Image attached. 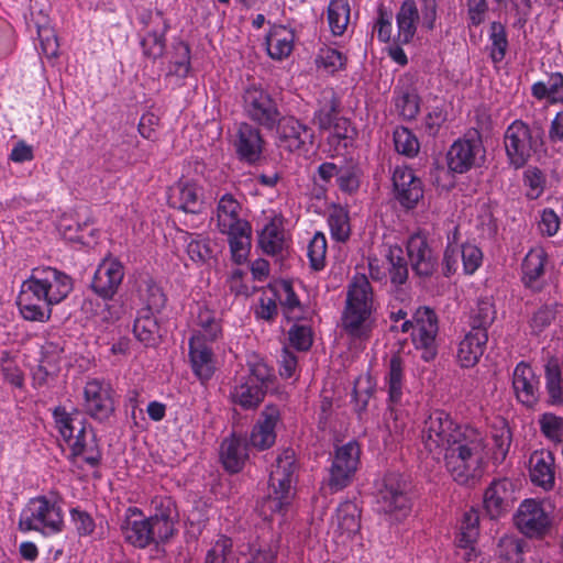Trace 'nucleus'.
<instances>
[{"label": "nucleus", "mask_w": 563, "mask_h": 563, "mask_svg": "<svg viewBox=\"0 0 563 563\" xmlns=\"http://www.w3.org/2000/svg\"><path fill=\"white\" fill-rule=\"evenodd\" d=\"M470 430L474 429L456 424L444 410H434L423 422L421 439L424 448L429 452H433L437 449L459 444L462 438L468 437Z\"/></svg>", "instance_id": "7"}, {"label": "nucleus", "mask_w": 563, "mask_h": 563, "mask_svg": "<svg viewBox=\"0 0 563 563\" xmlns=\"http://www.w3.org/2000/svg\"><path fill=\"white\" fill-rule=\"evenodd\" d=\"M349 0H330L328 5V22L334 35H342L350 21Z\"/></svg>", "instance_id": "46"}, {"label": "nucleus", "mask_w": 563, "mask_h": 563, "mask_svg": "<svg viewBox=\"0 0 563 563\" xmlns=\"http://www.w3.org/2000/svg\"><path fill=\"white\" fill-rule=\"evenodd\" d=\"M394 103L399 115L405 120H413L420 110V97L411 86L395 87Z\"/></svg>", "instance_id": "37"}, {"label": "nucleus", "mask_w": 563, "mask_h": 563, "mask_svg": "<svg viewBox=\"0 0 563 563\" xmlns=\"http://www.w3.org/2000/svg\"><path fill=\"white\" fill-rule=\"evenodd\" d=\"M445 157L448 169L453 174H466L473 168L482 167L486 161L482 135L474 131L455 140Z\"/></svg>", "instance_id": "8"}, {"label": "nucleus", "mask_w": 563, "mask_h": 563, "mask_svg": "<svg viewBox=\"0 0 563 563\" xmlns=\"http://www.w3.org/2000/svg\"><path fill=\"white\" fill-rule=\"evenodd\" d=\"M19 296H22L24 307L32 308L33 312L44 313L41 309H36L35 306L31 305L32 300L42 299L43 301H49L47 288L45 287L38 268H34L32 275L22 283Z\"/></svg>", "instance_id": "38"}, {"label": "nucleus", "mask_w": 563, "mask_h": 563, "mask_svg": "<svg viewBox=\"0 0 563 563\" xmlns=\"http://www.w3.org/2000/svg\"><path fill=\"white\" fill-rule=\"evenodd\" d=\"M530 477L532 483L544 488L551 489L554 485V456L551 452L534 453L530 460Z\"/></svg>", "instance_id": "34"}, {"label": "nucleus", "mask_w": 563, "mask_h": 563, "mask_svg": "<svg viewBox=\"0 0 563 563\" xmlns=\"http://www.w3.org/2000/svg\"><path fill=\"white\" fill-rule=\"evenodd\" d=\"M288 340L297 351L310 350L313 339L311 328L302 324H294L288 331Z\"/></svg>", "instance_id": "62"}, {"label": "nucleus", "mask_w": 563, "mask_h": 563, "mask_svg": "<svg viewBox=\"0 0 563 563\" xmlns=\"http://www.w3.org/2000/svg\"><path fill=\"white\" fill-rule=\"evenodd\" d=\"M496 308L493 298L484 297L478 299L476 307L470 316L471 331L486 332L496 319Z\"/></svg>", "instance_id": "39"}, {"label": "nucleus", "mask_w": 563, "mask_h": 563, "mask_svg": "<svg viewBox=\"0 0 563 563\" xmlns=\"http://www.w3.org/2000/svg\"><path fill=\"white\" fill-rule=\"evenodd\" d=\"M242 205L232 194H224L220 197L217 206V227L224 234L238 230L241 235L249 230L251 224L247 220L241 219Z\"/></svg>", "instance_id": "22"}, {"label": "nucleus", "mask_w": 563, "mask_h": 563, "mask_svg": "<svg viewBox=\"0 0 563 563\" xmlns=\"http://www.w3.org/2000/svg\"><path fill=\"white\" fill-rule=\"evenodd\" d=\"M189 358L196 376L200 380H208L214 372L212 350L201 336H191L189 341Z\"/></svg>", "instance_id": "29"}, {"label": "nucleus", "mask_w": 563, "mask_h": 563, "mask_svg": "<svg viewBox=\"0 0 563 563\" xmlns=\"http://www.w3.org/2000/svg\"><path fill=\"white\" fill-rule=\"evenodd\" d=\"M331 134L328 137L329 144L347 148L353 145L356 131L351 125V120L343 117L331 125Z\"/></svg>", "instance_id": "53"}, {"label": "nucleus", "mask_w": 563, "mask_h": 563, "mask_svg": "<svg viewBox=\"0 0 563 563\" xmlns=\"http://www.w3.org/2000/svg\"><path fill=\"white\" fill-rule=\"evenodd\" d=\"M129 515L121 525L124 540L135 548H146L154 543L153 530H151V520L143 517L137 508H129Z\"/></svg>", "instance_id": "24"}, {"label": "nucleus", "mask_w": 563, "mask_h": 563, "mask_svg": "<svg viewBox=\"0 0 563 563\" xmlns=\"http://www.w3.org/2000/svg\"><path fill=\"white\" fill-rule=\"evenodd\" d=\"M328 223L331 231V236L338 242H346L351 235L349 211L341 206H333L329 217Z\"/></svg>", "instance_id": "48"}, {"label": "nucleus", "mask_w": 563, "mask_h": 563, "mask_svg": "<svg viewBox=\"0 0 563 563\" xmlns=\"http://www.w3.org/2000/svg\"><path fill=\"white\" fill-rule=\"evenodd\" d=\"M464 273L472 275L477 271L483 261V253L474 244H463L461 250Z\"/></svg>", "instance_id": "64"}, {"label": "nucleus", "mask_w": 563, "mask_h": 563, "mask_svg": "<svg viewBox=\"0 0 563 563\" xmlns=\"http://www.w3.org/2000/svg\"><path fill=\"white\" fill-rule=\"evenodd\" d=\"M63 525L60 507L46 496L31 498L19 519L21 531H40L45 536L60 532Z\"/></svg>", "instance_id": "5"}, {"label": "nucleus", "mask_w": 563, "mask_h": 563, "mask_svg": "<svg viewBox=\"0 0 563 563\" xmlns=\"http://www.w3.org/2000/svg\"><path fill=\"white\" fill-rule=\"evenodd\" d=\"M86 412L100 422L106 421L114 412V400L111 389L99 380H90L84 389Z\"/></svg>", "instance_id": "18"}, {"label": "nucleus", "mask_w": 563, "mask_h": 563, "mask_svg": "<svg viewBox=\"0 0 563 563\" xmlns=\"http://www.w3.org/2000/svg\"><path fill=\"white\" fill-rule=\"evenodd\" d=\"M516 501L515 485L508 478L494 479L484 494V510L490 519L508 512Z\"/></svg>", "instance_id": "15"}, {"label": "nucleus", "mask_w": 563, "mask_h": 563, "mask_svg": "<svg viewBox=\"0 0 563 563\" xmlns=\"http://www.w3.org/2000/svg\"><path fill=\"white\" fill-rule=\"evenodd\" d=\"M532 96L538 99H547L551 103L563 101V75L553 73L547 81H538L531 87Z\"/></svg>", "instance_id": "42"}, {"label": "nucleus", "mask_w": 563, "mask_h": 563, "mask_svg": "<svg viewBox=\"0 0 563 563\" xmlns=\"http://www.w3.org/2000/svg\"><path fill=\"white\" fill-rule=\"evenodd\" d=\"M504 144L510 165L521 168L532 154L544 151V131L539 124L516 120L506 129Z\"/></svg>", "instance_id": "3"}, {"label": "nucleus", "mask_w": 563, "mask_h": 563, "mask_svg": "<svg viewBox=\"0 0 563 563\" xmlns=\"http://www.w3.org/2000/svg\"><path fill=\"white\" fill-rule=\"evenodd\" d=\"M437 329H415L411 333L412 343L416 349L422 350L421 358L426 362L432 361L437 355Z\"/></svg>", "instance_id": "50"}, {"label": "nucleus", "mask_w": 563, "mask_h": 563, "mask_svg": "<svg viewBox=\"0 0 563 563\" xmlns=\"http://www.w3.org/2000/svg\"><path fill=\"white\" fill-rule=\"evenodd\" d=\"M54 413L63 437L68 442L73 440L70 443L71 455H81L86 448V427L84 421L78 417H70L65 411L59 415L58 409Z\"/></svg>", "instance_id": "27"}, {"label": "nucleus", "mask_w": 563, "mask_h": 563, "mask_svg": "<svg viewBox=\"0 0 563 563\" xmlns=\"http://www.w3.org/2000/svg\"><path fill=\"white\" fill-rule=\"evenodd\" d=\"M488 333L470 331L459 344L457 360L462 367H474L484 354Z\"/></svg>", "instance_id": "30"}, {"label": "nucleus", "mask_w": 563, "mask_h": 563, "mask_svg": "<svg viewBox=\"0 0 563 563\" xmlns=\"http://www.w3.org/2000/svg\"><path fill=\"white\" fill-rule=\"evenodd\" d=\"M123 277V265L115 258H104L98 265L90 286L99 297L110 300L117 294Z\"/></svg>", "instance_id": "17"}, {"label": "nucleus", "mask_w": 563, "mask_h": 563, "mask_svg": "<svg viewBox=\"0 0 563 563\" xmlns=\"http://www.w3.org/2000/svg\"><path fill=\"white\" fill-rule=\"evenodd\" d=\"M175 515L176 501L172 497L155 501V514L148 518L151 520V530H153L154 543H165L173 537Z\"/></svg>", "instance_id": "25"}, {"label": "nucleus", "mask_w": 563, "mask_h": 563, "mask_svg": "<svg viewBox=\"0 0 563 563\" xmlns=\"http://www.w3.org/2000/svg\"><path fill=\"white\" fill-rule=\"evenodd\" d=\"M341 111V97L334 88L327 87L322 89L317 97L312 123L322 132L330 131L331 125L343 118Z\"/></svg>", "instance_id": "21"}, {"label": "nucleus", "mask_w": 563, "mask_h": 563, "mask_svg": "<svg viewBox=\"0 0 563 563\" xmlns=\"http://www.w3.org/2000/svg\"><path fill=\"white\" fill-rule=\"evenodd\" d=\"M280 146L290 152L308 150L314 143V131L294 115H283L274 130Z\"/></svg>", "instance_id": "12"}, {"label": "nucleus", "mask_w": 563, "mask_h": 563, "mask_svg": "<svg viewBox=\"0 0 563 563\" xmlns=\"http://www.w3.org/2000/svg\"><path fill=\"white\" fill-rule=\"evenodd\" d=\"M514 521L518 530L528 538L541 537L550 527V518L542 503L536 499L523 500Z\"/></svg>", "instance_id": "14"}, {"label": "nucleus", "mask_w": 563, "mask_h": 563, "mask_svg": "<svg viewBox=\"0 0 563 563\" xmlns=\"http://www.w3.org/2000/svg\"><path fill=\"white\" fill-rule=\"evenodd\" d=\"M468 437L459 444L445 448L444 465L453 481L459 485L474 486L482 476V438L476 430H470Z\"/></svg>", "instance_id": "1"}, {"label": "nucleus", "mask_w": 563, "mask_h": 563, "mask_svg": "<svg viewBox=\"0 0 563 563\" xmlns=\"http://www.w3.org/2000/svg\"><path fill=\"white\" fill-rule=\"evenodd\" d=\"M280 412L277 406L267 405L261 412L257 423L254 426L249 445L257 450H266L274 445L276 441L275 427L279 420Z\"/></svg>", "instance_id": "23"}, {"label": "nucleus", "mask_w": 563, "mask_h": 563, "mask_svg": "<svg viewBox=\"0 0 563 563\" xmlns=\"http://www.w3.org/2000/svg\"><path fill=\"white\" fill-rule=\"evenodd\" d=\"M544 376L547 390L551 405H560L563 402L562 397V372L561 366L555 357H551L544 367Z\"/></svg>", "instance_id": "44"}, {"label": "nucleus", "mask_w": 563, "mask_h": 563, "mask_svg": "<svg viewBox=\"0 0 563 563\" xmlns=\"http://www.w3.org/2000/svg\"><path fill=\"white\" fill-rule=\"evenodd\" d=\"M548 254L543 249L530 250L522 260L520 282L532 294L541 292L545 286L544 280Z\"/></svg>", "instance_id": "20"}, {"label": "nucleus", "mask_w": 563, "mask_h": 563, "mask_svg": "<svg viewBox=\"0 0 563 563\" xmlns=\"http://www.w3.org/2000/svg\"><path fill=\"white\" fill-rule=\"evenodd\" d=\"M541 432L552 441H561L563 433V418L554 413H543L539 420Z\"/></svg>", "instance_id": "63"}, {"label": "nucleus", "mask_w": 563, "mask_h": 563, "mask_svg": "<svg viewBox=\"0 0 563 563\" xmlns=\"http://www.w3.org/2000/svg\"><path fill=\"white\" fill-rule=\"evenodd\" d=\"M373 289L365 275H356L347 287L342 316L343 329L354 338H367L371 332L366 323L373 312Z\"/></svg>", "instance_id": "2"}, {"label": "nucleus", "mask_w": 563, "mask_h": 563, "mask_svg": "<svg viewBox=\"0 0 563 563\" xmlns=\"http://www.w3.org/2000/svg\"><path fill=\"white\" fill-rule=\"evenodd\" d=\"M419 20L417 2L415 0H405L396 14L398 44H409L413 40L417 25L420 23Z\"/></svg>", "instance_id": "32"}, {"label": "nucleus", "mask_w": 563, "mask_h": 563, "mask_svg": "<svg viewBox=\"0 0 563 563\" xmlns=\"http://www.w3.org/2000/svg\"><path fill=\"white\" fill-rule=\"evenodd\" d=\"M295 33L285 25H273L265 37L268 55L282 60L290 55L294 48Z\"/></svg>", "instance_id": "33"}, {"label": "nucleus", "mask_w": 563, "mask_h": 563, "mask_svg": "<svg viewBox=\"0 0 563 563\" xmlns=\"http://www.w3.org/2000/svg\"><path fill=\"white\" fill-rule=\"evenodd\" d=\"M406 249L415 274L424 278L432 276L438 267V257L433 254L427 239L419 233L412 234L407 241Z\"/></svg>", "instance_id": "19"}, {"label": "nucleus", "mask_w": 563, "mask_h": 563, "mask_svg": "<svg viewBox=\"0 0 563 563\" xmlns=\"http://www.w3.org/2000/svg\"><path fill=\"white\" fill-rule=\"evenodd\" d=\"M360 455L361 448L355 440L335 448L328 479L331 490H341L352 483L360 465Z\"/></svg>", "instance_id": "11"}, {"label": "nucleus", "mask_w": 563, "mask_h": 563, "mask_svg": "<svg viewBox=\"0 0 563 563\" xmlns=\"http://www.w3.org/2000/svg\"><path fill=\"white\" fill-rule=\"evenodd\" d=\"M158 327L154 314L140 310L133 325L135 338L145 344V346H154L158 339Z\"/></svg>", "instance_id": "43"}, {"label": "nucleus", "mask_w": 563, "mask_h": 563, "mask_svg": "<svg viewBox=\"0 0 563 563\" xmlns=\"http://www.w3.org/2000/svg\"><path fill=\"white\" fill-rule=\"evenodd\" d=\"M295 452L285 449L275 461L268 479L265 506L273 512H283L294 497L292 482L296 471Z\"/></svg>", "instance_id": "4"}, {"label": "nucleus", "mask_w": 563, "mask_h": 563, "mask_svg": "<svg viewBox=\"0 0 563 563\" xmlns=\"http://www.w3.org/2000/svg\"><path fill=\"white\" fill-rule=\"evenodd\" d=\"M361 169L355 164L339 166L336 185L341 191L354 194L361 185Z\"/></svg>", "instance_id": "55"}, {"label": "nucleus", "mask_w": 563, "mask_h": 563, "mask_svg": "<svg viewBox=\"0 0 563 563\" xmlns=\"http://www.w3.org/2000/svg\"><path fill=\"white\" fill-rule=\"evenodd\" d=\"M274 380L275 376L266 364L251 365L249 375L241 377L231 390L232 402L243 410H255Z\"/></svg>", "instance_id": "6"}, {"label": "nucleus", "mask_w": 563, "mask_h": 563, "mask_svg": "<svg viewBox=\"0 0 563 563\" xmlns=\"http://www.w3.org/2000/svg\"><path fill=\"white\" fill-rule=\"evenodd\" d=\"M247 439L242 434L233 433L225 438L220 445V461L224 470L231 474L242 471L249 459Z\"/></svg>", "instance_id": "26"}, {"label": "nucleus", "mask_w": 563, "mask_h": 563, "mask_svg": "<svg viewBox=\"0 0 563 563\" xmlns=\"http://www.w3.org/2000/svg\"><path fill=\"white\" fill-rule=\"evenodd\" d=\"M37 268L47 288L49 303L54 306L67 298L74 287L71 277L51 266Z\"/></svg>", "instance_id": "28"}, {"label": "nucleus", "mask_w": 563, "mask_h": 563, "mask_svg": "<svg viewBox=\"0 0 563 563\" xmlns=\"http://www.w3.org/2000/svg\"><path fill=\"white\" fill-rule=\"evenodd\" d=\"M327 239L323 233L317 232L308 245V257L313 271H321L325 265Z\"/></svg>", "instance_id": "59"}, {"label": "nucleus", "mask_w": 563, "mask_h": 563, "mask_svg": "<svg viewBox=\"0 0 563 563\" xmlns=\"http://www.w3.org/2000/svg\"><path fill=\"white\" fill-rule=\"evenodd\" d=\"M489 40L492 42L489 56L494 64L500 63L508 48L507 32L503 23L494 21L489 27Z\"/></svg>", "instance_id": "49"}, {"label": "nucleus", "mask_w": 563, "mask_h": 563, "mask_svg": "<svg viewBox=\"0 0 563 563\" xmlns=\"http://www.w3.org/2000/svg\"><path fill=\"white\" fill-rule=\"evenodd\" d=\"M393 196L399 205L407 209H413L423 198L422 180L408 166H397L393 173Z\"/></svg>", "instance_id": "13"}, {"label": "nucleus", "mask_w": 563, "mask_h": 563, "mask_svg": "<svg viewBox=\"0 0 563 563\" xmlns=\"http://www.w3.org/2000/svg\"><path fill=\"white\" fill-rule=\"evenodd\" d=\"M339 528L349 536L355 534L361 529V510L353 501L342 503L336 510Z\"/></svg>", "instance_id": "47"}, {"label": "nucleus", "mask_w": 563, "mask_h": 563, "mask_svg": "<svg viewBox=\"0 0 563 563\" xmlns=\"http://www.w3.org/2000/svg\"><path fill=\"white\" fill-rule=\"evenodd\" d=\"M275 296L278 298L284 308V314L289 320V313L301 306L298 296L296 295L292 283L283 279L274 286Z\"/></svg>", "instance_id": "56"}, {"label": "nucleus", "mask_w": 563, "mask_h": 563, "mask_svg": "<svg viewBox=\"0 0 563 563\" xmlns=\"http://www.w3.org/2000/svg\"><path fill=\"white\" fill-rule=\"evenodd\" d=\"M63 350L52 342L42 347L40 364L33 372V380L38 386L47 384L48 377L57 371L59 354Z\"/></svg>", "instance_id": "36"}, {"label": "nucleus", "mask_w": 563, "mask_h": 563, "mask_svg": "<svg viewBox=\"0 0 563 563\" xmlns=\"http://www.w3.org/2000/svg\"><path fill=\"white\" fill-rule=\"evenodd\" d=\"M410 489V482L405 475L386 474L378 490L377 503L380 510L393 516L396 521L406 518L411 509Z\"/></svg>", "instance_id": "9"}, {"label": "nucleus", "mask_w": 563, "mask_h": 563, "mask_svg": "<svg viewBox=\"0 0 563 563\" xmlns=\"http://www.w3.org/2000/svg\"><path fill=\"white\" fill-rule=\"evenodd\" d=\"M141 296L145 303V308L142 310L146 311V313L155 314L165 307L166 297L162 288L154 283L147 284L145 291Z\"/></svg>", "instance_id": "61"}, {"label": "nucleus", "mask_w": 563, "mask_h": 563, "mask_svg": "<svg viewBox=\"0 0 563 563\" xmlns=\"http://www.w3.org/2000/svg\"><path fill=\"white\" fill-rule=\"evenodd\" d=\"M35 27L37 31V37L42 53L47 58L57 57L58 42L54 29L47 25L45 22L42 23L41 21L35 22Z\"/></svg>", "instance_id": "57"}, {"label": "nucleus", "mask_w": 563, "mask_h": 563, "mask_svg": "<svg viewBox=\"0 0 563 563\" xmlns=\"http://www.w3.org/2000/svg\"><path fill=\"white\" fill-rule=\"evenodd\" d=\"M395 150L407 157H413L418 154L420 144L416 135L405 126H398L394 131Z\"/></svg>", "instance_id": "54"}, {"label": "nucleus", "mask_w": 563, "mask_h": 563, "mask_svg": "<svg viewBox=\"0 0 563 563\" xmlns=\"http://www.w3.org/2000/svg\"><path fill=\"white\" fill-rule=\"evenodd\" d=\"M534 373L525 362L516 365L512 376V386L519 401L528 407H532L538 401L537 387L533 384Z\"/></svg>", "instance_id": "31"}, {"label": "nucleus", "mask_w": 563, "mask_h": 563, "mask_svg": "<svg viewBox=\"0 0 563 563\" xmlns=\"http://www.w3.org/2000/svg\"><path fill=\"white\" fill-rule=\"evenodd\" d=\"M388 399L391 405L400 402L404 388V361L399 353L391 355L386 375Z\"/></svg>", "instance_id": "41"}, {"label": "nucleus", "mask_w": 563, "mask_h": 563, "mask_svg": "<svg viewBox=\"0 0 563 563\" xmlns=\"http://www.w3.org/2000/svg\"><path fill=\"white\" fill-rule=\"evenodd\" d=\"M346 60L347 58L340 51L332 47L321 48L317 57L318 66L330 74L344 69Z\"/></svg>", "instance_id": "58"}, {"label": "nucleus", "mask_w": 563, "mask_h": 563, "mask_svg": "<svg viewBox=\"0 0 563 563\" xmlns=\"http://www.w3.org/2000/svg\"><path fill=\"white\" fill-rule=\"evenodd\" d=\"M181 203L178 209L184 212L186 217L192 216V222L188 223L187 220H181L184 224L196 228L201 222L200 214L203 208V202L200 200L196 188L185 187L180 191L179 197Z\"/></svg>", "instance_id": "45"}, {"label": "nucleus", "mask_w": 563, "mask_h": 563, "mask_svg": "<svg viewBox=\"0 0 563 563\" xmlns=\"http://www.w3.org/2000/svg\"><path fill=\"white\" fill-rule=\"evenodd\" d=\"M236 231L232 230V232H227L225 234L229 236L232 260L241 265L246 261L251 250L252 227L250 224L249 230L241 235Z\"/></svg>", "instance_id": "51"}, {"label": "nucleus", "mask_w": 563, "mask_h": 563, "mask_svg": "<svg viewBox=\"0 0 563 563\" xmlns=\"http://www.w3.org/2000/svg\"><path fill=\"white\" fill-rule=\"evenodd\" d=\"M233 542L227 536H220L206 554L205 563H229L232 556Z\"/></svg>", "instance_id": "60"}, {"label": "nucleus", "mask_w": 563, "mask_h": 563, "mask_svg": "<svg viewBox=\"0 0 563 563\" xmlns=\"http://www.w3.org/2000/svg\"><path fill=\"white\" fill-rule=\"evenodd\" d=\"M258 244L267 255L282 254L285 249V235L282 220L273 218L258 233Z\"/></svg>", "instance_id": "35"}, {"label": "nucleus", "mask_w": 563, "mask_h": 563, "mask_svg": "<svg viewBox=\"0 0 563 563\" xmlns=\"http://www.w3.org/2000/svg\"><path fill=\"white\" fill-rule=\"evenodd\" d=\"M388 262L390 283L396 287L406 284L409 276L408 262L401 246L389 245L385 255Z\"/></svg>", "instance_id": "40"}, {"label": "nucleus", "mask_w": 563, "mask_h": 563, "mask_svg": "<svg viewBox=\"0 0 563 563\" xmlns=\"http://www.w3.org/2000/svg\"><path fill=\"white\" fill-rule=\"evenodd\" d=\"M242 99L245 115L264 129L273 131L282 112L272 95L261 86L251 85L244 89Z\"/></svg>", "instance_id": "10"}, {"label": "nucleus", "mask_w": 563, "mask_h": 563, "mask_svg": "<svg viewBox=\"0 0 563 563\" xmlns=\"http://www.w3.org/2000/svg\"><path fill=\"white\" fill-rule=\"evenodd\" d=\"M494 441L493 459L496 463H503L507 457L512 441V432L506 420L500 421L492 434Z\"/></svg>", "instance_id": "52"}, {"label": "nucleus", "mask_w": 563, "mask_h": 563, "mask_svg": "<svg viewBox=\"0 0 563 563\" xmlns=\"http://www.w3.org/2000/svg\"><path fill=\"white\" fill-rule=\"evenodd\" d=\"M233 146L240 162L255 165L261 159L264 150V140L260 129L246 122L240 123Z\"/></svg>", "instance_id": "16"}]
</instances>
